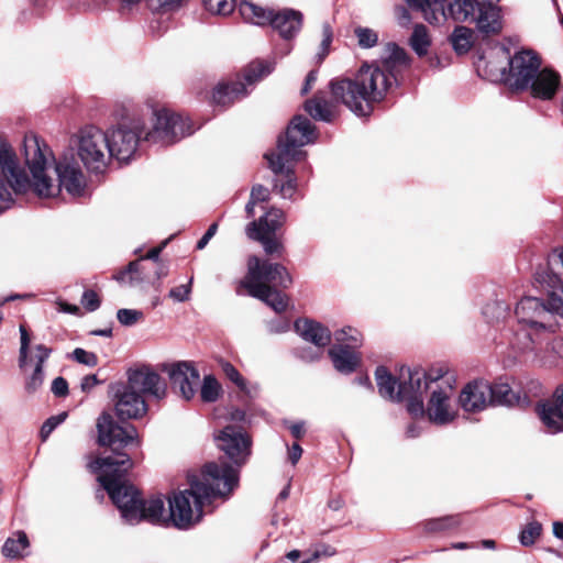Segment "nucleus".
Listing matches in <instances>:
<instances>
[{
    "mask_svg": "<svg viewBox=\"0 0 563 563\" xmlns=\"http://www.w3.org/2000/svg\"><path fill=\"white\" fill-rule=\"evenodd\" d=\"M296 332L317 349H323L331 342L330 330L320 322L310 319H299L295 322Z\"/></svg>",
    "mask_w": 563,
    "mask_h": 563,
    "instance_id": "nucleus-24",
    "label": "nucleus"
},
{
    "mask_svg": "<svg viewBox=\"0 0 563 563\" xmlns=\"http://www.w3.org/2000/svg\"><path fill=\"white\" fill-rule=\"evenodd\" d=\"M420 11L430 24L445 20L448 15L455 22L474 23L481 33L498 34L503 30L500 9L497 5L479 3V0H454L444 9L445 0H405Z\"/></svg>",
    "mask_w": 563,
    "mask_h": 563,
    "instance_id": "nucleus-5",
    "label": "nucleus"
},
{
    "mask_svg": "<svg viewBox=\"0 0 563 563\" xmlns=\"http://www.w3.org/2000/svg\"><path fill=\"white\" fill-rule=\"evenodd\" d=\"M154 117L153 129L144 137L147 142L167 145L194 132L190 121L180 114L161 109L154 112Z\"/></svg>",
    "mask_w": 563,
    "mask_h": 563,
    "instance_id": "nucleus-12",
    "label": "nucleus"
},
{
    "mask_svg": "<svg viewBox=\"0 0 563 563\" xmlns=\"http://www.w3.org/2000/svg\"><path fill=\"white\" fill-rule=\"evenodd\" d=\"M246 235L249 239L258 241L263 244V247L267 254L280 253L283 246L274 238L272 233L262 232L257 228V222H251L246 227Z\"/></svg>",
    "mask_w": 563,
    "mask_h": 563,
    "instance_id": "nucleus-31",
    "label": "nucleus"
},
{
    "mask_svg": "<svg viewBox=\"0 0 563 563\" xmlns=\"http://www.w3.org/2000/svg\"><path fill=\"white\" fill-rule=\"evenodd\" d=\"M44 382V371L41 364H36L32 375L25 383V389L27 393H35Z\"/></svg>",
    "mask_w": 563,
    "mask_h": 563,
    "instance_id": "nucleus-49",
    "label": "nucleus"
},
{
    "mask_svg": "<svg viewBox=\"0 0 563 563\" xmlns=\"http://www.w3.org/2000/svg\"><path fill=\"white\" fill-rule=\"evenodd\" d=\"M332 40H333L332 27L328 22H324L322 24V41L320 44V51L317 54L319 63H321L325 58V56L329 54Z\"/></svg>",
    "mask_w": 563,
    "mask_h": 563,
    "instance_id": "nucleus-45",
    "label": "nucleus"
},
{
    "mask_svg": "<svg viewBox=\"0 0 563 563\" xmlns=\"http://www.w3.org/2000/svg\"><path fill=\"white\" fill-rule=\"evenodd\" d=\"M306 112L314 120L332 122L336 115V106L334 101L328 100L323 92H318L311 99L305 102Z\"/></svg>",
    "mask_w": 563,
    "mask_h": 563,
    "instance_id": "nucleus-26",
    "label": "nucleus"
},
{
    "mask_svg": "<svg viewBox=\"0 0 563 563\" xmlns=\"http://www.w3.org/2000/svg\"><path fill=\"white\" fill-rule=\"evenodd\" d=\"M397 18L401 26H407L411 22V15L405 7L397 8Z\"/></svg>",
    "mask_w": 563,
    "mask_h": 563,
    "instance_id": "nucleus-63",
    "label": "nucleus"
},
{
    "mask_svg": "<svg viewBox=\"0 0 563 563\" xmlns=\"http://www.w3.org/2000/svg\"><path fill=\"white\" fill-rule=\"evenodd\" d=\"M559 86L560 75L551 69L544 68L538 70L534 78L531 79L529 88L534 98L550 100L555 96Z\"/></svg>",
    "mask_w": 563,
    "mask_h": 563,
    "instance_id": "nucleus-25",
    "label": "nucleus"
},
{
    "mask_svg": "<svg viewBox=\"0 0 563 563\" xmlns=\"http://www.w3.org/2000/svg\"><path fill=\"white\" fill-rule=\"evenodd\" d=\"M173 388L178 389L185 400H191L197 391L200 379L198 369L192 362L180 361L165 367Z\"/></svg>",
    "mask_w": 563,
    "mask_h": 563,
    "instance_id": "nucleus-17",
    "label": "nucleus"
},
{
    "mask_svg": "<svg viewBox=\"0 0 563 563\" xmlns=\"http://www.w3.org/2000/svg\"><path fill=\"white\" fill-rule=\"evenodd\" d=\"M143 131L144 122L140 119L119 123L108 133L110 156L120 162L129 161L137 148Z\"/></svg>",
    "mask_w": 563,
    "mask_h": 563,
    "instance_id": "nucleus-13",
    "label": "nucleus"
},
{
    "mask_svg": "<svg viewBox=\"0 0 563 563\" xmlns=\"http://www.w3.org/2000/svg\"><path fill=\"white\" fill-rule=\"evenodd\" d=\"M124 385L142 396L147 395L157 400L163 399L167 391L166 383L150 366L129 369Z\"/></svg>",
    "mask_w": 563,
    "mask_h": 563,
    "instance_id": "nucleus-16",
    "label": "nucleus"
},
{
    "mask_svg": "<svg viewBox=\"0 0 563 563\" xmlns=\"http://www.w3.org/2000/svg\"><path fill=\"white\" fill-rule=\"evenodd\" d=\"M73 360L77 363L87 365L89 367H95L98 365V357L95 353L88 352L81 347H77L71 353Z\"/></svg>",
    "mask_w": 563,
    "mask_h": 563,
    "instance_id": "nucleus-48",
    "label": "nucleus"
},
{
    "mask_svg": "<svg viewBox=\"0 0 563 563\" xmlns=\"http://www.w3.org/2000/svg\"><path fill=\"white\" fill-rule=\"evenodd\" d=\"M191 291V279L187 285H180L175 288H172L169 291V297L176 301L183 302L188 300Z\"/></svg>",
    "mask_w": 563,
    "mask_h": 563,
    "instance_id": "nucleus-53",
    "label": "nucleus"
},
{
    "mask_svg": "<svg viewBox=\"0 0 563 563\" xmlns=\"http://www.w3.org/2000/svg\"><path fill=\"white\" fill-rule=\"evenodd\" d=\"M302 455V449L298 443H294L288 451V457L292 465L297 464Z\"/></svg>",
    "mask_w": 563,
    "mask_h": 563,
    "instance_id": "nucleus-64",
    "label": "nucleus"
},
{
    "mask_svg": "<svg viewBox=\"0 0 563 563\" xmlns=\"http://www.w3.org/2000/svg\"><path fill=\"white\" fill-rule=\"evenodd\" d=\"M152 10L169 11L177 8L181 0H146Z\"/></svg>",
    "mask_w": 563,
    "mask_h": 563,
    "instance_id": "nucleus-55",
    "label": "nucleus"
},
{
    "mask_svg": "<svg viewBox=\"0 0 563 563\" xmlns=\"http://www.w3.org/2000/svg\"><path fill=\"white\" fill-rule=\"evenodd\" d=\"M402 400L408 401L407 409L413 417L422 416L424 412L423 396L420 397H408Z\"/></svg>",
    "mask_w": 563,
    "mask_h": 563,
    "instance_id": "nucleus-54",
    "label": "nucleus"
},
{
    "mask_svg": "<svg viewBox=\"0 0 563 563\" xmlns=\"http://www.w3.org/2000/svg\"><path fill=\"white\" fill-rule=\"evenodd\" d=\"M115 412L122 419H137L147 411V405L143 396L128 386L119 385L115 388Z\"/></svg>",
    "mask_w": 563,
    "mask_h": 563,
    "instance_id": "nucleus-18",
    "label": "nucleus"
},
{
    "mask_svg": "<svg viewBox=\"0 0 563 563\" xmlns=\"http://www.w3.org/2000/svg\"><path fill=\"white\" fill-rule=\"evenodd\" d=\"M273 70V65L265 60L251 63L244 70V81H232L219 84L212 95V100L217 106L227 107L235 100L244 98L249 91L246 86L253 85Z\"/></svg>",
    "mask_w": 563,
    "mask_h": 563,
    "instance_id": "nucleus-11",
    "label": "nucleus"
},
{
    "mask_svg": "<svg viewBox=\"0 0 563 563\" xmlns=\"http://www.w3.org/2000/svg\"><path fill=\"white\" fill-rule=\"evenodd\" d=\"M433 388L426 382L424 369L418 367L415 369L407 368L401 372L398 382V400L408 397H420L429 389Z\"/></svg>",
    "mask_w": 563,
    "mask_h": 563,
    "instance_id": "nucleus-23",
    "label": "nucleus"
},
{
    "mask_svg": "<svg viewBox=\"0 0 563 563\" xmlns=\"http://www.w3.org/2000/svg\"><path fill=\"white\" fill-rule=\"evenodd\" d=\"M508 67V70L501 68L499 76L492 80L500 79L511 89L526 90L541 67V59L533 51L521 49L509 57Z\"/></svg>",
    "mask_w": 563,
    "mask_h": 563,
    "instance_id": "nucleus-10",
    "label": "nucleus"
},
{
    "mask_svg": "<svg viewBox=\"0 0 563 563\" xmlns=\"http://www.w3.org/2000/svg\"><path fill=\"white\" fill-rule=\"evenodd\" d=\"M51 353H52V350L46 347L45 345H43V344L36 345V360H37L36 364H41V367H44V363L49 357Z\"/></svg>",
    "mask_w": 563,
    "mask_h": 563,
    "instance_id": "nucleus-62",
    "label": "nucleus"
},
{
    "mask_svg": "<svg viewBox=\"0 0 563 563\" xmlns=\"http://www.w3.org/2000/svg\"><path fill=\"white\" fill-rule=\"evenodd\" d=\"M238 9L245 22L258 26L269 25L274 13L273 9L264 8L246 0L241 1Z\"/></svg>",
    "mask_w": 563,
    "mask_h": 563,
    "instance_id": "nucleus-28",
    "label": "nucleus"
},
{
    "mask_svg": "<svg viewBox=\"0 0 563 563\" xmlns=\"http://www.w3.org/2000/svg\"><path fill=\"white\" fill-rule=\"evenodd\" d=\"M544 331H533L527 325H519L515 332L511 345L521 353L532 352L541 342V335Z\"/></svg>",
    "mask_w": 563,
    "mask_h": 563,
    "instance_id": "nucleus-29",
    "label": "nucleus"
},
{
    "mask_svg": "<svg viewBox=\"0 0 563 563\" xmlns=\"http://www.w3.org/2000/svg\"><path fill=\"white\" fill-rule=\"evenodd\" d=\"M328 354L334 368L343 374H350L356 369L361 357L356 350L347 349L343 345H334L329 349Z\"/></svg>",
    "mask_w": 563,
    "mask_h": 563,
    "instance_id": "nucleus-27",
    "label": "nucleus"
},
{
    "mask_svg": "<svg viewBox=\"0 0 563 563\" xmlns=\"http://www.w3.org/2000/svg\"><path fill=\"white\" fill-rule=\"evenodd\" d=\"M445 374L446 371L441 366L431 367L429 371H424L426 382L429 386L432 384L440 385L439 382L443 379Z\"/></svg>",
    "mask_w": 563,
    "mask_h": 563,
    "instance_id": "nucleus-56",
    "label": "nucleus"
},
{
    "mask_svg": "<svg viewBox=\"0 0 563 563\" xmlns=\"http://www.w3.org/2000/svg\"><path fill=\"white\" fill-rule=\"evenodd\" d=\"M490 384L483 380L468 383L460 394V405L467 412L484 410L490 405Z\"/></svg>",
    "mask_w": 563,
    "mask_h": 563,
    "instance_id": "nucleus-20",
    "label": "nucleus"
},
{
    "mask_svg": "<svg viewBox=\"0 0 563 563\" xmlns=\"http://www.w3.org/2000/svg\"><path fill=\"white\" fill-rule=\"evenodd\" d=\"M256 222L258 230L274 234L283 225L284 212L278 208H271Z\"/></svg>",
    "mask_w": 563,
    "mask_h": 563,
    "instance_id": "nucleus-34",
    "label": "nucleus"
},
{
    "mask_svg": "<svg viewBox=\"0 0 563 563\" xmlns=\"http://www.w3.org/2000/svg\"><path fill=\"white\" fill-rule=\"evenodd\" d=\"M298 355L303 361L313 362L320 358V356L322 355V350L317 349L316 351H311L310 349H301L298 350Z\"/></svg>",
    "mask_w": 563,
    "mask_h": 563,
    "instance_id": "nucleus-60",
    "label": "nucleus"
},
{
    "mask_svg": "<svg viewBox=\"0 0 563 563\" xmlns=\"http://www.w3.org/2000/svg\"><path fill=\"white\" fill-rule=\"evenodd\" d=\"M292 279L286 267L278 263L261 261L257 256H250L247 273L240 282V287L247 294L269 306L280 313L287 308V296L278 288H288Z\"/></svg>",
    "mask_w": 563,
    "mask_h": 563,
    "instance_id": "nucleus-7",
    "label": "nucleus"
},
{
    "mask_svg": "<svg viewBox=\"0 0 563 563\" xmlns=\"http://www.w3.org/2000/svg\"><path fill=\"white\" fill-rule=\"evenodd\" d=\"M75 144L87 169L100 173L106 168L111 158L108 133L95 125H88L78 131Z\"/></svg>",
    "mask_w": 563,
    "mask_h": 563,
    "instance_id": "nucleus-9",
    "label": "nucleus"
},
{
    "mask_svg": "<svg viewBox=\"0 0 563 563\" xmlns=\"http://www.w3.org/2000/svg\"><path fill=\"white\" fill-rule=\"evenodd\" d=\"M334 339L338 345L346 346L347 349L356 350L362 345V334L357 329L345 327L334 332Z\"/></svg>",
    "mask_w": 563,
    "mask_h": 563,
    "instance_id": "nucleus-36",
    "label": "nucleus"
},
{
    "mask_svg": "<svg viewBox=\"0 0 563 563\" xmlns=\"http://www.w3.org/2000/svg\"><path fill=\"white\" fill-rule=\"evenodd\" d=\"M489 399L490 405H507L512 406L519 404L520 399L516 397L508 384H494L490 385Z\"/></svg>",
    "mask_w": 563,
    "mask_h": 563,
    "instance_id": "nucleus-33",
    "label": "nucleus"
},
{
    "mask_svg": "<svg viewBox=\"0 0 563 563\" xmlns=\"http://www.w3.org/2000/svg\"><path fill=\"white\" fill-rule=\"evenodd\" d=\"M354 33L357 37L358 45L363 48H371L378 42V35L372 29L358 26L355 29Z\"/></svg>",
    "mask_w": 563,
    "mask_h": 563,
    "instance_id": "nucleus-44",
    "label": "nucleus"
},
{
    "mask_svg": "<svg viewBox=\"0 0 563 563\" xmlns=\"http://www.w3.org/2000/svg\"><path fill=\"white\" fill-rule=\"evenodd\" d=\"M536 282L548 294V301L526 296L515 308L519 325L536 331H547V320L552 313L563 316V280L555 274L543 271L536 274Z\"/></svg>",
    "mask_w": 563,
    "mask_h": 563,
    "instance_id": "nucleus-8",
    "label": "nucleus"
},
{
    "mask_svg": "<svg viewBox=\"0 0 563 563\" xmlns=\"http://www.w3.org/2000/svg\"><path fill=\"white\" fill-rule=\"evenodd\" d=\"M98 443L102 446H110L112 455L97 457L88 463L90 472L98 474V482L108 493L113 504L119 508V504L112 497H118L126 507L132 506L130 499H134L139 505L140 493L134 486L123 482L128 471L132 468L133 462L126 453L119 452L118 449L125 448L131 443L140 445L137 431L134 427H120L113 421L111 415L103 412L97 421Z\"/></svg>",
    "mask_w": 563,
    "mask_h": 563,
    "instance_id": "nucleus-3",
    "label": "nucleus"
},
{
    "mask_svg": "<svg viewBox=\"0 0 563 563\" xmlns=\"http://www.w3.org/2000/svg\"><path fill=\"white\" fill-rule=\"evenodd\" d=\"M317 139L314 125L303 115H296L289 123L285 140L278 139L277 151L265 154L268 166L275 175L284 174L287 180L279 186L283 198H291L296 191V178L292 163L300 159L302 146L313 143Z\"/></svg>",
    "mask_w": 563,
    "mask_h": 563,
    "instance_id": "nucleus-6",
    "label": "nucleus"
},
{
    "mask_svg": "<svg viewBox=\"0 0 563 563\" xmlns=\"http://www.w3.org/2000/svg\"><path fill=\"white\" fill-rule=\"evenodd\" d=\"M207 11L216 15H229L235 8V0H203Z\"/></svg>",
    "mask_w": 563,
    "mask_h": 563,
    "instance_id": "nucleus-41",
    "label": "nucleus"
},
{
    "mask_svg": "<svg viewBox=\"0 0 563 563\" xmlns=\"http://www.w3.org/2000/svg\"><path fill=\"white\" fill-rule=\"evenodd\" d=\"M23 150L32 180L20 167L11 144L0 134V213L13 206L14 196L30 189L41 198L54 197L62 188L73 197L84 194L86 179L74 157L55 162L51 148L35 134L24 136Z\"/></svg>",
    "mask_w": 563,
    "mask_h": 563,
    "instance_id": "nucleus-1",
    "label": "nucleus"
},
{
    "mask_svg": "<svg viewBox=\"0 0 563 563\" xmlns=\"http://www.w3.org/2000/svg\"><path fill=\"white\" fill-rule=\"evenodd\" d=\"M473 31L466 26H456L451 35L453 48L463 54L470 51L472 46Z\"/></svg>",
    "mask_w": 563,
    "mask_h": 563,
    "instance_id": "nucleus-37",
    "label": "nucleus"
},
{
    "mask_svg": "<svg viewBox=\"0 0 563 563\" xmlns=\"http://www.w3.org/2000/svg\"><path fill=\"white\" fill-rule=\"evenodd\" d=\"M129 276V283L134 285L135 283L142 282L144 278L141 276V263L140 261L131 262L124 272L118 275V280L124 282Z\"/></svg>",
    "mask_w": 563,
    "mask_h": 563,
    "instance_id": "nucleus-46",
    "label": "nucleus"
},
{
    "mask_svg": "<svg viewBox=\"0 0 563 563\" xmlns=\"http://www.w3.org/2000/svg\"><path fill=\"white\" fill-rule=\"evenodd\" d=\"M81 305L88 311H95L100 307V299L96 291L85 290L81 297Z\"/></svg>",
    "mask_w": 563,
    "mask_h": 563,
    "instance_id": "nucleus-50",
    "label": "nucleus"
},
{
    "mask_svg": "<svg viewBox=\"0 0 563 563\" xmlns=\"http://www.w3.org/2000/svg\"><path fill=\"white\" fill-rule=\"evenodd\" d=\"M190 487L169 499V521L179 529H188L202 518L206 503L228 498L239 485V471L225 462L207 463L199 476L189 477Z\"/></svg>",
    "mask_w": 563,
    "mask_h": 563,
    "instance_id": "nucleus-4",
    "label": "nucleus"
},
{
    "mask_svg": "<svg viewBox=\"0 0 563 563\" xmlns=\"http://www.w3.org/2000/svg\"><path fill=\"white\" fill-rule=\"evenodd\" d=\"M16 538H8L2 547V554L9 559H18L23 556L29 548V539L25 532H16Z\"/></svg>",
    "mask_w": 563,
    "mask_h": 563,
    "instance_id": "nucleus-32",
    "label": "nucleus"
},
{
    "mask_svg": "<svg viewBox=\"0 0 563 563\" xmlns=\"http://www.w3.org/2000/svg\"><path fill=\"white\" fill-rule=\"evenodd\" d=\"M66 417L67 413L63 412L58 416H54L47 419L41 428L42 438L46 439L51 434V432L66 419Z\"/></svg>",
    "mask_w": 563,
    "mask_h": 563,
    "instance_id": "nucleus-51",
    "label": "nucleus"
},
{
    "mask_svg": "<svg viewBox=\"0 0 563 563\" xmlns=\"http://www.w3.org/2000/svg\"><path fill=\"white\" fill-rule=\"evenodd\" d=\"M221 395V385L212 375L203 377L200 388V399L203 402H214Z\"/></svg>",
    "mask_w": 563,
    "mask_h": 563,
    "instance_id": "nucleus-38",
    "label": "nucleus"
},
{
    "mask_svg": "<svg viewBox=\"0 0 563 563\" xmlns=\"http://www.w3.org/2000/svg\"><path fill=\"white\" fill-rule=\"evenodd\" d=\"M378 391L382 397L390 400H398V383L384 366H378L375 371Z\"/></svg>",
    "mask_w": 563,
    "mask_h": 563,
    "instance_id": "nucleus-30",
    "label": "nucleus"
},
{
    "mask_svg": "<svg viewBox=\"0 0 563 563\" xmlns=\"http://www.w3.org/2000/svg\"><path fill=\"white\" fill-rule=\"evenodd\" d=\"M100 383L97 375H86L81 379L80 388L84 393H89L95 386H97Z\"/></svg>",
    "mask_w": 563,
    "mask_h": 563,
    "instance_id": "nucleus-61",
    "label": "nucleus"
},
{
    "mask_svg": "<svg viewBox=\"0 0 563 563\" xmlns=\"http://www.w3.org/2000/svg\"><path fill=\"white\" fill-rule=\"evenodd\" d=\"M250 198L256 203L267 201L269 199V190L263 185H255L251 190Z\"/></svg>",
    "mask_w": 563,
    "mask_h": 563,
    "instance_id": "nucleus-58",
    "label": "nucleus"
},
{
    "mask_svg": "<svg viewBox=\"0 0 563 563\" xmlns=\"http://www.w3.org/2000/svg\"><path fill=\"white\" fill-rule=\"evenodd\" d=\"M52 393L56 397H65L68 395V383L63 377H56L52 383Z\"/></svg>",
    "mask_w": 563,
    "mask_h": 563,
    "instance_id": "nucleus-57",
    "label": "nucleus"
},
{
    "mask_svg": "<svg viewBox=\"0 0 563 563\" xmlns=\"http://www.w3.org/2000/svg\"><path fill=\"white\" fill-rule=\"evenodd\" d=\"M112 497L119 504V510L122 518L130 525L137 523L141 520H146L155 525H163L169 521V515H165L164 500L159 496L152 497L147 500H143L141 498L139 505L135 504L134 499H130V503L132 501V506L130 505L129 507H126V504H123L118 497Z\"/></svg>",
    "mask_w": 563,
    "mask_h": 563,
    "instance_id": "nucleus-14",
    "label": "nucleus"
},
{
    "mask_svg": "<svg viewBox=\"0 0 563 563\" xmlns=\"http://www.w3.org/2000/svg\"><path fill=\"white\" fill-rule=\"evenodd\" d=\"M509 311V306L503 300H494L483 308V314L490 321L504 319Z\"/></svg>",
    "mask_w": 563,
    "mask_h": 563,
    "instance_id": "nucleus-40",
    "label": "nucleus"
},
{
    "mask_svg": "<svg viewBox=\"0 0 563 563\" xmlns=\"http://www.w3.org/2000/svg\"><path fill=\"white\" fill-rule=\"evenodd\" d=\"M303 24V14L295 9L284 8L275 11L269 25L284 40H291L298 35Z\"/></svg>",
    "mask_w": 563,
    "mask_h": 563,
    "instance_id": "nucleus-22",
    "label": "nucleus"
},
{
    "mask_svg": "<svg viewBox=\"0 0 563 563\" xmlns=\"http://www.w3.org/2000/svg\"><path fill=\"white\" fill-rule=\"evenodd\" d=\"M217 445L238 466L245 463L251 453V440L241 427L227 426L216 437Z\"/></svg>",
    "mask_w": 563,
    "mask_h": 563,
    "instance_id": "nucleus-15",
    "label": "nucleus"
},
{
    "mask_svg": "<svg viewBox=\"0 0 563 563\" xmlns=\"http://www.w3.org/2000/svg\"><path fill=\"white\" fill-rule=\"evenodd\" d=\"M409 43H410L411 48L419 56H423L427 54L431 42H430L429 34H428V30L423 24L415 25Z\"/></svg>",
    "mask_w": 563,
    "mask_h": 563,
    "instance_id": "nucleus-35",
    "label": "nucleus"
},
{
    "mask_svg": "<svg viewBox=\"0 0 563 563\" xmlns=\"http://www.w3.org/2000/svg\"><path fill=\"white\" fill-rule=\"evenodd\" d=\"M217 231H218V223L214 222L208 228V230L202 235V238L197 242L196 247L198 250H203L207 246V244L209 243V241L216 235Z\"/></svg>",
    "mask_w": 563,
    "mask_h": 563,
    "instance_id": "nucleus-59",
    "label": "nucleus"
},
{
    "mask_svg": "<svg viewBox=\"0 0 563 563\" xmlns=\"http://www.w3.org/2000/svg\"><path fill=\"white\" fill-rule=\"evenodd\" d=\"M406 51L388 43L380 66L364 65L353 78H334L329 88L335 102L346 106L358 117L368 115L373 103L379 102L398 82L399 73L408 67Z\"/></svg>",
    "mask_w": 563,
    "mask_h": 563,
    "instance_id": "nucleus-2",
    "label": "nucleus"
},
{
    "mask_svg": "<svg viewBox=\"0 0 563 563\" xmlns=\"http://www.w3.org/2000/svg\"><path fill=\"white\" fill-rule=\"evenodd\" d=\"M221 368L225 376L234 383L240 390L244 391L247 395H251V390L247 388V383L243 378V376L239 373V371L229 362H221Z\"/></svg>",
    "mask_w": 563,
    "mask_h": 563,
    "instance_id": "nucleus-43",
    "label": "nucleus"
},
{
    "mask_svg": "<svg viewBox=\"0 0 563 563\" xmlns=\"http://www.w3.org/2000/svg\"><path fill=\"white\" fill-rule=\"evenodd\" d=\"M452 390V386L448 382L444 385H437V387L432 388L427 408L428 416L432 422L445 424L454 419V412L450 404Z\"/></svg>",
    "mask_w": 563,
    "mask_h": 563,
    "instance_id": "nucleus-19",
    "label": "nucleus"
},
{
    "mask_svg": "<svg viewBox=\"0 0 563 563\" xmlns=\"http://www.w3.org/2000/svg\"><path fill=\"white\" fill-rule=\"evenodd\" d=\"M538 412L549 432L563 431V385L556 387L551 400L539 406Z\"/></svg>",
    "mask_w": 563,
    "mask_h": 563,
    "instance_id": "nucleus-21",
    "label": "nucleus"
},
{
    "mask_svg": "<svg viewBox=\"0 0 563 563\" xmlns=\"http://www.w3.org/2000/svg\"><path fill=\"white\" fill-rule=\"evenodd\" d=\"M460 523L459 516H445L428 520L426 522V529L429 532H440L456 528Z\"/></svg>",
    "mask_w": 563,
    "mask_h": 563,
    "instance_id": "nucleus-39",
    "label": "nucleus"
},
{
    "mask_svg": "<svg viewBox=\"0 0 563 563\" xmlns=\"http://www.w3.org/2000/svg\"><path fill=\"white\" fill-rule=\"evenodd\" d=\"M117 318L122 325H133L143 318V312L134 309H119Z\"/></svg>",
    "mask_w": 563,
    "mask_h": 563,
    "instance_id": "nucleus-47",
    "label": "nucleus"
},
{
    "mask_svg": "<svg viewBox=\"0 0 563 563\" xmlns=\"http://www.w3.org/2000/svg\"><path fill=\"white\" fill-rule=\"evenodd\" d=\"M542 526L538 521L529 522L520 532L519 540L525 547L532 545L536 540L540 537Z\"/></svg>",
    "mask_w": 563,
    "mask_h": 563,
    "instance_id": "nucleus-42",
    "label": "nucleus"
},
{
    "mask_svg": "<svg viewBox=\"0 0 563 563\" xmlns=\"http://www.w3.org/2000/svg\"><path fill=\"white\" fill-rule=\"evenodd\" d=\"M20 334H21V346H20V357L19 363L20 367H23L26 362L27 357V351L30 345V336L24 325L20 327Z\"/></svg>",
    "mask_w": 563,
    "mask_h": 563,
    "instance_id": "nucleus-52",
    "label": "nucleus"
}]
</instances>
